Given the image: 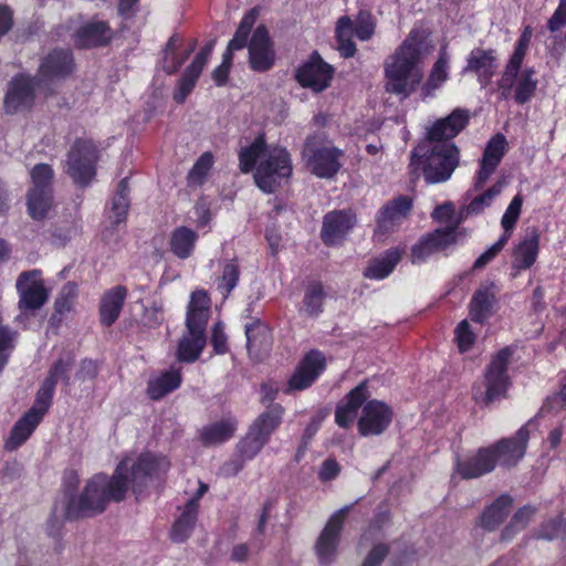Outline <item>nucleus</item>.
Segmentation results:
<instances>
[{"instance_id": "2", "label": "nucleus", "mask_w": 566, "mask_h": 566, "mask_svg": "<svg viewBox=\"0 0 566 566\" xmlns=\"http://www.w3.org/2000/svg\"><path fill=\"white\" fill-rule=\"evenodd\" d=\"M460 133V107L444 118L437 119L426 138L411 151V174H421L427 184L447 181L459 164V150L452 139Z\"/></svg>"}, {"instance_id": "1", "label": "nucleus", "mask_w": 566, "mask_h": 566, "mask_svg": "<svg viewBox=\"0 0 566 566\" xmlns=\"http://www.w3.org/2000/svg\"><path fill=\"white\" fill-rule=\"evenodd\" d=\"M169 461L149 452L140 453L134 461L129 475L127 461H120L112 475L94 474L85 484L80 496L72 499L67 505V516L81 520L104 513L111 502L119 503L126 499L129 486L138 500L146 491L149 480L166 472Z\"/></svg>"}, {"instance_id": "47", "label": "nucleus", "mask_w": 566, "mask_h": 566, "mask_svg": "<svg viewBox=\"0 0 566 566\" xmlns=\"http://www.w3.org/2000/svg\"><path fill=\"white\" fill-rule=\"evenodd\" d=\"M523 203L524 197L522 196L521 192H517L512 198L502 216L501 226L503 228V233L501 235L505 237L507 240H510L521 217Z\"/></svg>"}, {"instance_id": "9", "label": "nucleus", "mask_w": 566, "mask_h": 566, "mask_svg": "<svg viewBox=\"0 0 566 566\" xmlns=\"http://www.w3.org/2000/svg\"><path fill=\"white\" fill-rule=\"evenodd\" d=\"M335 67L326 62L317 50H314L294 71V80L313 93L326 91L334 78Z\"/></svg>"}, {"instance_id": "39", "label": "nucleus", "mask_w": 566, "mask_h": 566, "mask_svg": "<svg viewBox=\"0 0 566 566\" xmlns=\"http://www.w3.org/2000/svg\"><path fill=\"white\" fill-rule=\"evenodd\" d=\"M513 500L510 495L499 496L482 514V525L492 531L496 528L510 513Z\"/></svg>"}, {"instance_id": "61", "label": "nucleus", "mask_w": 566, "mask_h": 566, "mask_svg": "<svg viewBox=\"0 0 566 566\" xmlns=\"http://www.w3.org/2000/svg\"><path fill=\"white\" fill-rule=\"evenodd\" d=\"M214 42H208L206 43L195 55L191 63L186 67V70L190 71L191 73L200 76L205 66L207 65L209 57L212 53Z\"/></svg>"}, {"instance_id": "49", "label": "nucleus", "mask_w": 566, "mask_h": 566, "mask_svg": "<svg viewBox=\"0 0 566 566\" xmlns=\"http://www.w3.org/2000/svg\"><path fill=\"white\" fill-rule=\"evenodd\" d=\"M533 36V30L526 25L520 35L512 55L506 63V75L511 76L518 65H522Z\"/></svg>"}, {"instance_id": "36", "label": "nucleus", "mask_w": 566, "mask_h": 566, "mask_svg": "<svg viewBox=\"0 0 566 566\" xmlns=\"http://www.w3.org/2000/svg\"><path fill=\"white\" fill-rule=\"evenodd\" d=\"M198 520V512L193 511V502L186 504L184 511L174 522L170 530V539L174 543H185L192 534Z\"/></svg>"}, {"instance_id": "59", "label": "nucleus", "mask_w": 566, "mask_h": 566, "mask_svg": "<svg viewBox=\"0 0 566 566\" xmlns=\"http://www.w3.org/2000/svg\"><path fill=\"white\" fill-rule=\"evenodd\" d=\"M358 409L342 400L335 410V422L343 429H348L358 415Z\"/></svg>"}, {"instance_id": "64", "label": "nucleus", "mask_w": 566, "mask_h": 566, "mask_svg": "<svg viewBox=\"0 0 566 566\" xmlns=\"http://www.w3.org/2000/svg\"><path fill=\"white\" fill-rule=\"evenodd\" d=\"M390 547L388 544L378 543L375 544L366 555L360 566H380L382 562L389 555Z\"/></svg>"}, {"instance_id": "54", "label": "nucleus", "mask_w": 566, "mask_h": 566, "mask_svg": "<svg viewBox=\"0 0 566 566\" xmlns=\"http://www.w3.org/2000/svg\"><path fill=\"white\" fill-rule=\"evenodd\" d=\"M376 21L371 12L360 10L353 22V34L360 41H368L375 34Z\"/></svg>"}, {"instance_id": "60", "label": "nucleus", "mask_w": 566, "mask_h": 566, "mask_svg": "<svg viewBox=\"0 0 566 566\" xmlns=\"http://www.w3.org/2000/svg\"><path fill=\"white\" fill-rule=\"evenodd\" d=\"M368 380L365 379L353 388L343 400L359 410L368 401Z\"/></svg>"}, {"instance_id": "5", "label": "nucleus", "mask_w": 566, "mask_h": 566, "mask_svg": "<svg viewBox=\"0 0 566 566\" xmlns=\"http://www.w3.org/2000/svg\"><path fill=\"white\" fill-rule=\"evenodd\" d=\"M344 151L327 138L323 132L306 136L302 158L311 172L322 179H333L342 168Z\"/></svg>"}, {"instance_id": "53", "label": "nucleus", "mask_w": 566, "mask_h": 566, "mask_svg": "<svg viewBox=\"0 0 566 566\" xmlns=\"http://www.w3.org/2000/svg\"><path fill=\"white\" fill-rule=\"evenodd\" d=\"M239 279L240 268L238 260L234 258L224 264L222 274L219 279L218 289L224 296H228L238 285Z\"/></svg>"}, {"instance_id": "30", "label": "nucleus", "mask_w": 566, "mask_h": 566, "mask_svg": "<svg viewBox=\"0 0 566 566\" xmlns=\"http://www.w3.org/2000/svg\"><path fill=\"white\" fill-rule=\"evenodd\" d=\"M238 429V420L227 417L205 426L199 433L200 442L206 446H218L230 440Z\"/></svg>"}, {"instance_id": "63", "label": "nucleus", "mask_w": 566, "mask_h": 566, "mask_svg": "<svg viewBox=\"0 0 566 566\" xmlns=\"http://www.w3.org/2000/svg\"><path fill=\"white\" fill-rule=\"evenodd\" d=\"M565 527V520L562 516H558L543 524L537 531L536 538L551 541L558 537Z\"/></svg>"}, {"instance_id": "16", "label": "nucleus", "mask_w": 566, "mask_h": 566, "mask_svg": "<svg viewBox=\"0 0 566 566\" xmlns=\"http://www.w3.org/2000/svg\"><path fill=\"white\" fill-rule=\"evenodd\" d=\"M276 62L274 42L264 24H260L253 31L248 45V63L251 71L266 73Z\"/></svg>"}, {"instance_id": "24", "label": "nucleus", "mask_w": 566, "mask_h": 566, "mask_svg": "<svg viewBox=\"0 0 566 566\" xmlns=\"http://www.w3.org/2000/svg\"><path fill=\"white\" fill-rule=\"evenodd\" d=\"M497 286L494 282L482 283L473 293L469 303V316L472 322L484 324L495 312Z\"/></svg>"}, {"instance_id": "3", "label": "nucleus", "mask_w": 566, "mask_h": 566, "mask_svg": "<svg viewBox=\"0 0 566 566\" xmlns=\"http://www.w3.org/2000/svg\"><path fill=\"white\" fill-rule=\"evenodd\" d=\"M420 59L421 43L417 41V32L411 31L385 63L386 91L410 96L422 81V73L417 69Z\"/></svg>"}, {"instance_id": "42", "label": "nucleus", "mask_w": 566, "mask_h": 566, "mask_svg": "<svg viewBox=\"0 0 566 566\" xmlns=\"http://www.w3.org/2000/svg\"><path fill=\"white\" fill-rule=\"evenodd\" d=\"M326 293L321 281L310 283L304 292L303 306L306 314L311 317L319 316L324 311Z\"/></svg>"}, {"instance_id": "58", "label": "nucleus", "mask_w": 566, "mask_h": 566, "mask_svg": "<svg viewBox=\"0 0 566 566\" xmlns=\"http://www.w3.org/2000/svg\"><path fill=\"white\" fill-rule=\"evenodd\" d=\"M209 315V312L187 308L186 326L188 333L206 335V327L208 324Z\"/></svg>"}, {"instance_id": "19", "label": "nucleus", "mask_w": 566, "mask_h": 566, "mask_svg": "<svg viewBox=\"0 0 566 566\" xmlns=\"http://www.w3.org/2000/svg\"><path fill=\"white\" fill-rule=\"evenodd\" d=\"M530 440L527 424L522 426L513 437L503 438L490 446L495 464L515 467L525 455Z\"/></svg>"}, {"instance_id": "57", "label": "nucleus", "mask_w": 566, "mask_h": 566, "mask_svg": "<svg viewBox=\"0 0 566 566\" xmlns=\"http://www.w3.org/2000/svg\"><path fill=\"white\" fill-rule=\"evenodd\" d=\"M260 402L265 407L263 412L274 410V408L281 409L280 420L283 422L285 409L281 403L274 402L279 396V388L273 382H262L260 386Z\"/></svg>"}, {"instance_id": "52", "label": "nucleus", "mask_w": 566, "mask_h": 566, "mask_svg": "<svg viewBox=\"0 0 566 566\" xmlns=\"http://www.w3.org/2000/svg\"><path fill=\"white\" fill-rule=\"evenodd\" d=\"M32 187L29 189L53 190L54 170L49 164H36L30 171Z\"/></svg>"}, {"instance_id": "40", "label": "nucleus", "mask_w": 566, "mask_h": 566, "mask_svg": "<svg viewBox=\"0 0 566 566\" xmlns=\"http://www.w3.org/2000/svg\"><path fill=\"white\" fill-rule=\"evenodd\" d=\"M129 206V184L128 177H125L118 182L115 196L112 200L113 216L111 219L113 226H119L126 222Z\"/></svg>"}, {"instance_id": "28", "label": "nucleus", "mask_w": 566, "mask_h": 566, "mask_svg": "<svg viewBox=\"0 0 566 566\" xmlns=\"http://www.w3.org/2000/svg\"><path fill=\"white\" fill-rule=\"evenodd\" d=\"M401 259L402 251L399 248H390L379 256L370 259L363 275L369 280H384L394 272Z\"/></svg>"}, {"instance_id": "55", "label": "nucleus", "mask_w": 566, "mask_h": 566, "mask_svg": "<svg viewBox=\"0 0 566 566\" xmlns=\"http://www.w3.org/2000/svg\"><path fill=\"white\" fill-rule=\"evenodd\" d=\"M199 77L200 76L185 69L177 81V85L172 94V98L177 104H184L186 102L187 97L193 91Z\"/></svg>"}, {"instance_id": "44", "label": "nucleus", "mask_w": 566, "mask_h": 566, "mask_svg": "<svg viewBox=\"0 0 566 566\" xmlns=\"http://www.w3.org/2000/svg\"><path fill=\"white\" fill-rule=\"evenodd\" d=\"M448 78V59L446 53L441 52L434 62L427 82L421 87L423 98L433 94L434 90L440 87Z\"/></svg>"}, {"instance_id": "25", "label": "nucleus", "mask_w": 566, "mask_h": 566, "mask_svg": "<svg viewBox=\"0 0 566 566\" xmlns=\"http://www.w3.org/2000/svg\"><path fill=\"white\" fill-rule=\"evenodd\" d=\"M113 40V30L106 21H91L75 32V44L80 49L106 46Z\"/></svg>"}, {"instance_id": "17", "label": "nucleus", "mask_w": 566, "mask_h": 566, "mask_svg": "<svg viewBox=\"0 0 566 566\" xmlns=\"http://www.w3.org/2000/svg\"><path fill=\"white\" fill-rule=\"evenodd\" d=\"M395 417L392 408L382 400H368L357 421L358 433L361 437L380 436L391 424Z\"/></svg>"}, {"instance_id": "32", "label": "nucleus", "mask_w": 566, "mask_h": 566, "mask_svg": "<svg viewBox=\"0 0 566 566\" xmlns=\"http://www.w3.org/2000/svg\"><path fill=\"white\" fill-rule=\"evenodd\" d=\"M198 239L197 231L186 226H178L170 233V251L176 258L186 260L192 255Z\"/></svg>"}, {"instance_id": "41", "label": "nucleus", "mask_w": 566, "mask_h": 566, "mask_svg": "<svg viewBox=\"0 0 566 566\" xmlns=\"http://www.w3.org/2000/svg\"><path fill=\"white\" fill-rule=\"evenodd\" d=\"M206 344V335L189 334V337H182L177 347L178 360L182 363H195L199 359Z\"/></svg>"}, {"instance_id": "51", "label": "nucleus", "mask_w": 566, "mask_h": 566, "mask_svg": "<svg viewBox=\"0 0 566 566\" xmlns=\"http://www.w3.org/2000/svg\"><path fill=\"white\" fill-rule=\"evenodd\" d=\"M74 365V358L69 356L67 358H59L53 365L50 367L48 376L43 380L46 385H52L53 388L56 387L59 380L61 379L65 385L70 384L69 371Z\"/></svg>"}, {"instance_id": "13", "label": "nucleus", "mask_w": 566, "mask_h": 566, "mask_svg": "<svg viewBox=\"0 0 566 566\" xmlns=\"http://www.w3.org/2000/svg\"><path fill=\"white\" fill-rule=\"evenodd\" d=\"M537 84L535 70L533 67L522 70V65H518L511 76L506 75V66L504 67L497 87L503 98L513 97L517 104L523 105L534 96Z\"/></svg>"}, {"instance_id": "50", "label": "nucleus", "mask_w": 566, "mask_h": 566, "mask_svg": "<svg viewBox=\"0 0 566 566\" xmlns=\"http://www.w3.org/2000/svg\"><path fill=\"white\" fill-rule=\"evenodd\" d=\"M536 509L531 505L521 507L512 517L510 524L504 528L502 537L504 539L512 538L517 532L524 530L533 516L535 515Z\"/></svg>"}, {"instance_id": "34", "label": "nucleus", "mask_w": 566, "mask_h": 566, "mask_svg": "<svg viewBox=\"0 0 566 566\" xmlns=\"http://www.w3.org/2000/svg\"><path fill=\"white\" fill-rule=\"evenodd\" d=\"M54 207V191L29 189L27 192V210L36 221L44 220Z\"/></svg>"}, {"instance_id": "12", "label": "nucleus", "mask_w": 566, "mask_h": 566, "mask_svg": "<svg viewBox=\"0 0 566 566\" xmlns=\"http://www.w3.org/2000/svg\"><path fill=\"white\" fill-rule=\"evenodd\" d=\"M460 232H457V224L452 227H440L421 235L411 247L410 261L413 264L427 262L431 256L444 252L455 244Z\"/></svg>"}, {"instance_id": "8", "label": "nucleus", "mask_w": 566, "mask_h": 566, "mask_svg": "<svg viewBox=\"0 0 566 566\" xmlns=\"http://www.w3.org/2000/svg\"><path fill=\"white\" fill-rule=\"evenodd\" d=\"M98 149L90 139L76 138L72 144L66 160V174L80 187H87L96 176Z\"/></svg>"}, {"instance_id": "33", "label": "nucleus", "mask_w": 566, "mask_h": 566, "mask_svg": "<svg viewBox=\"0 0 566 566\" xmlns=\"http://www.w3.org/2000/svg\"><path fill=\"white\" fill-rule=\"evenodd\" d=\"M271 145H268L265 135L259 134L254 140L239 150V168L243 174L255 171L258 161H260L269 151Z\"/></svg>"}, {"instance_id": "48", "label": "nucleus", "mask_w": 566, "mask_h": 566, "mask_svg": "<svg viewBox=\"0 0 566 566\" xmlns=\"http://www.w3.org/2000/svg\"><path fill=\"white\" fill-rule=\"evenodd\" d=\"M55 388L52 385L42 382L39 388L32 407L25 412L36 421L41 422L52 406Z\"/></svg>"}, {"instance_id": "4", "label": "nucleus", "mask_w": 566, "mask_h": 566, "mask_svg": "<svg viewBox=\"0 0 566 566\" xmlns=\"http://www.w3.org/2000/svg\"><path fill=\"white\" fill-rule=\"evenodd\" d=\"M281 409L261 412L250 424L245 434L235 444L237 458L228 461L223 470L228 475H237L248 461L253 460L269 443L271 436L280 428Z\"/></svg>"}, {"instance_id": "29", "label": "nucleus", "mask_w": 566, "mask_h": 566, "mask_svg": "<svg viewBox=\"0 0 566 566\" xmlns=\"http://www.w3.org/2000/svg\"><path fill=\"white\" fill-rule=\"evenodd\" d=\"M182 374L180 368L171 367L147 381L146 394L153 401L163 399L181 386Z\"/></svg>"}, {"instance_id": "62", "label": "nucleus", "mask_w": 566, "mask_h": 566, "mask_svg": "<svg viewBox=\"0 0 566 566\" xmlns=\"http://www.w3.org/2000/svg\"><path fill=\"white\" fill-rule=\"evenodd\" d=\"M214 42H208L206 43L195 55L191 63L186 67V70L190 71L191 73L200 76L205 66L207 65L209 57L212 53Z\"/></svg>"}, {"instance_id": "20", "label": "nucleus", "mask_w": 566, "mask_h": 566, "mask_svg": "<svg viewBox=\"0 0 566 566\" xmlns=\"http://www.w3.org/2000/svg\"><path fill=\"white\" fill-rule=\"evenodd\" d=\"M541 234L536 227L527 228L512 250L511 276L517 277L522 271L531 269L537 261Z\"/></svg>"}, {"instance_id": "10", "label": "nucleus", "mask_w": 566, "mask_h": 566, "mask_svg": "<svg viewBox=\"0 0 566 566\" xmlns=\"http://www.w3.org/2000/svg\"><path fill=\"white\" fill-rule=\"evenodd\" d=\"M15 289L19 295L18 308L25 315L39 311L49 301L50 292L39 269L21 272Z\"/></svg>"}, {"instance_id": "11", "label": "nucleus", "mask_w": 566, "mask_h": 566, "mask_svg": "<svg viewBox=\"0 0 566 566\" xmlns=\"http://www.w3.org/2000/svg\"><path fill=\"white\" fill-rule=\"evenodd\" d=\"M327 368L326 357L319 349H310L297 363L287 379L284 394L303 391L312 387Z\"/></svg>"}, {"instance_id": "56", "label": "nucleus", "mask_w": 566, "mask_h": 566, "mask_svg": "<svg viewBox=\"0 0 566 566\" xmlns=\"http://www.w3.org/2000/svg\"><path fill=\"white\" fill-rule=\"evenodd\" d=\"M433 221L444 223V227H452L457 224V232L460 227V214H455L454 206L452 202L447 201L437 206L431 212Z\"/></svg>"}, {"instance_id": "6", "label": "nucleus", "mask_w": 566, "mask_h": 566, "mask_svg": "<svg viewBox=\"0 0 566 566\" xmlns=\"http://www.w3.org/2000/svg\"><path fill=\"white\" fill-rule=\"evenodd\" d=\"M293 175V161L289 149L281 145H271L269 151L259 161L253 174L255 186L264 193H274Z\"/></svg>"}, {"instance_id": "45", "label": "nucleus", "mask_w": 566, "mask_h": 566, "mask_svg": "<svg viewBox=\"0 0 566 566\" xmlns=\"http://www.w3.org/2000/svg\"><path fill=\"white\" fill-rule=\"evenodd\" d=\"M505 186L506 180L504 178L499 179L490 188L470 201V203L465 207V214L482 213L484 209L490 207L493 200L501 195Z\"/></svg>"}, {"instance_id": "46", "label": "nucleus", "mask_w": 566, "mask_h": 566, "mask_svg": "<svg viewBox=\"0 0 566 566\" xmlns=\"http://www.w3.org/2000/svg\"><path fill=\"white\" fill-rule=\"evenodd\" d=\"M213 164L214 156L211 151L201 154L187 175L188 186L201 187L206 182Z\"/></svg>"}, {"instance_id": "37", "label": "nucleus", "mask_w": 566, "mask_h": 566, "mask_svg": "<svg viewBox=\"0 0 566 566\" xmlns=\"http://www.w3.org/2000/svg\"><path fill=\"white\" fill-rule=\"evenodd\" d=\"M39 424V421L24 413L13 424L10 434L4 442V449L7 451H14L19 449L31 437Z\"/></svg>"}, {"instance_id": "15", "label": "nucleus", "mask_w": 566, "mask_h": 566, "mask_svg": "<svg viewBox=\"0 0 566 566\" xmlns=\"http://www.w3.org/2000/svg\"><path fill=\"white\" fill-rule=\"evenodd\" d=\"M413 200L400 195L387 201L375 216L374 237L381 238L395 232L411 213Z\"/></svg>"}, {"instance_id": "18", "label": "nucleus", "mask_w": 566, "mask_h": 566, "mask_svg": "<svg viewBox=\"0 0 566 566\" xmlns=\"http://www.w3.org/2000/svg\"><path fill=\"white\" fill-rule=\"evenodd\" d=\"M35 102L34 78L25 73H18L8 83L3 99L7 114L30 111Z\"/></svg>"}, {"instance_id": "7", "label": "nucleus", "mask_w": 566, "mask_h": 566, "mask_svg": "<svg viewBox=\"0 0 566 566\" xmlns=\"http://www.w3.org/2000/svg\"><path fill=\"white\" fill-rule=\"evenodd\" d=\"M513 355V348L510 346L503 347L495 353L485 370V391L474 390L473 399L490 406L495 400L506 398L511 380L507 374V367Z\"/></svg>"}, {"instance_id": "23", "label": "nucleus", "mask_w": 566, "mask_h": 566, "mask_svg": "<svg viewBox=\"0 0 566 566\" xmlns=\"http://www.w3.org/2000/svg\"><path fill=\"white\" fill-rule=\"evenodd\" d=\"M75 71V60L70 49H53L41 61L38 74L43 81L64 80Z\"/></svg>"}, {"instance_id": "43", "label": "nucleus", "mask_w": 566, "mask_h": 566, "mask_svg": "<svg viewBox=\"0 0 566 566\" xmlns=\"http://www.w3.org/2000/svg\"><path fill=\"white\" fill-rule=\"evenodd\" d=\"M77 297V285L74 282H66L61 291L59 292L54 301V312L52 314L53 319L61 322L63 317L69 314L74 306Z\"/></svg>"}, {"instance_id": "26", "label": "nucleus", "mask_w": 566, "mask_h": 566, "mask_svg": "<svg viewBox=\"0 0 566 566\" xmlns=\"http://www.w3.org/2000/svg\"><path fill=\"white\" fill-rule=\"evenodd\" d=\"M127 294V287L124 285H116L103 294L98 307L101 325L104 327L114 325L122 313Z\"/></svg>"}, {"instance_id": "35", "label": "nucleus", "mask_w": 566, "mask_h": 566, "mask_svg": "<svg viewBox=\"0 0 566 566\" xmlns=\"http://www.w3.org/2000/svg\"><path fill=\"white\" fill-rule=\"evenodd\" d=\"M494 457L490 448H481L473 457L462 463V479H474L493 471Z\"/></svg>"}, {"instance_id": "31", "label": "nucleus", "mask_w": 566, "mask_h": 566, "mask_svg": "<svg viewBox=\"0 0 566 566\" xmlns=\"http://www.w3.org/2000/svg\"><path fill=\"white\" fill-rule=\"evenodd\" d=\"M247 349L250 356H259L271 347L272 335L269 325L260 318H252L244 326Z\"/></svg>"}, {"instance_id": "38", "label": "nucleus", "mask_w": 566, "mask_h": 566, "mask_svg": "<svg viewBox=\"0 0 566 566\" xmlns=\"http://www.w3.org/2000/svg\"><path fill=\"white\" fill-rule=\"evenodd\" d=\"M335 39L337 50L343 57L349 59L356 54L357 48L353 40V20L348 15H342L337 20Z\"/></svg>"}, {"instance_id": "27", "label": "nucleus", "mask_w": 566, "mask_h": 566, "mask_svg": "<svg viewBox=\"0 0 566 566\" xmlns=\"http://www.w3.org/2000/svg\"><path fill=\"white\" fill-rule=\"evenodd\" d=\"M496 59L497 54L493 49H475L467 60L465 71L476 74L479 82L485 86L490 83L495 72Z\"/></svg>"}, {"instance_id": "21", "label": "nucleus", "mask_w": 566, "mask_h": 566, "mask_svg": "<svg viewBox=\"0 0 566 566\" xmlns=\"http://www.w3.org/2000/svg\"><path fill=\"white\" fill-rule=\"evenodd\" d=\"M356 214L352 210H333L323 217L321 240L326 247L339 244L355 227Z\"/></svg>"}, {"instance_id": "22", "label": "nucleus", "mask_w": 566, "mask_h": 566, "mask_svg": "<svg viewBox=\"0 0 566 566\" xmlns=\"http://www.w3.org/2000/svg\"><path fill=\"white\" fill-rule=\"evenodd\" d=\"M509 143L506 137L497 133L486 144L483 156L480 160L479 170L475 176L474 188L480 190L484 187L490 177L495 172L503 157L507 153Z\"/></svg>"}, {"instance_id": "14", "label": "nucleus", "mask_w": 566, "mask_h": 566, "mask_svg": "<svg viewBox=\"0 0 566 566\" xmlns=\"http://www.w3.org/2000/svg\"><path fill=\"white\" fill-rule=\"evenodd\" d=\"M350 509V505H346L334 512L322 530L315 544V552L321 564L327 565L334 560Z\"/></svg>"}]
</instances>
